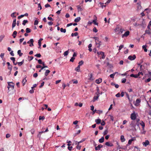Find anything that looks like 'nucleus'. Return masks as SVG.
I'll return each instance as SVG.
<instances>
[{"mask_svg":"<svg viewBox=\"0 0 151 151\" xmlns=\"http://www.w3.org/2000/svg\"><path fill=\"white\" fill-rule=\"evenodd\" d=\"M77 8L78 9V12H81H81L83 10V6L82 5L79 6L78 5L77 6Z\"/></svg>","mask_w":151,"mask_h":151,"instance_id":"20e7f679","label":"nucleus"},{"mask_svg":"<svg viewBox=\"0 0 151 151\" xmlns=\"http://www.w3.org/2000/svg\"><path fill=\"white\" fill-rule=\"evenodd\" d=\"M103 147V145H99L98 146L95 147V149L96 150H99L100 148Z\"/></svg>","mask_w":151,"mask_h":151,"instance_id":"9b49d317","label":"nucleus"},{"mask_svg":"<svg viewBox=\"0 0 151 151\" xmlns=\"http://www.w3.org/2000/svg\"><path fill=\"white\" fill-rule=\"evenodd\" d=\"M142 49L144 50L145 52H147V49L146 48L147 46L146 45H143L142 46Z\"/></svg>","mask_w":151,"mask_h":151,"instance_id":"4be33fe9","label":"nucleus"},{"mask_svg":"<svg viewBox=\"0 0 151 151\" xmlns=\"http://www.w3.org/2000/svg\"><path fill=\"white\" fill-rule=\"evenodd\" d=\"M8 86L7 88H8V90L9 91V88H11V89L12 90H13L14 88V86L15 85V84L14 83H13L12 82H8Z\"/></svg>","mask_w":151,"mask_h":151,"instance_id":"f03ea898","label":"nucleus"},{"mask_svg":"<svg viewBox=\"0 0 151 151\" xmlns=\"http://www.w3.org/2000/svg\"><path fill=\"white\" fill-rule=\"evenodd\" d=\"M117 73V72H115L112 74H111L110 75V76L111 78H113L114 77V76H115V74Z\"/></svg>","mask_w":151,"mask_h":151,"instance_id":"c9c22d12","label":"nucleus"},{"mask_svg":"<svg viewBox=\"0 0 151 151\" xmlns=\"http://www.w3.org/2000/svg\"><path fill=\"white\" fill-rule=\"evenodd\" d=\"M129 34V31H126L124 34L122 35V37H127Z\"/></svg>","mask_w":151,"mask_h":151,"instance_id":"6e6552de","label":"nucleus"},{"mask_svg":"<svg viewBox=\"0 0 151 151\" xmlns=\"http://www.w3.org/2000/svg\"><path fill=\"white\" fill-rule=\"evenodd\" d=\"M80 66L79 65H78V66L76 68V71L77 72H80L81 70L80 69Z\"/></svg>","mask_w":151,"mask_h":151,"instance_id":"2f4dec72","label":"nucleus"},{"mask_svg":"<svg viewBox=\"0 0 151 151\" xmlns=\"http://www.w3.org/2000/svg\"><path fill=\"white\" fill-rule=\"evenodd\" d=\"M124 47V45H121L119 47V50H120L121 49Z\"/></svg>","mask_w":151,"mask_h":151,"instance_id":"bf43d9fd","label":"nucleus"},{"mask_svg":"<svg viewBox=\"0 0 151 151\" xmlns=\"http://www.w3.org/2000/svg\"><path fill=\"white\" fill-rule=\"evenodd\" d=\"M104 137H101V139H99V142L100 143H102L104 142Z\"/></svg>","mask_w":151,"mask_h":151,"instance_id":"6ab92c4d","label":"nucleus"},{"mask_svg":"<svg viewBox=\"0 0 151 151\" xmlns=\"http://www.w3.org/2000/svg\"><path fill=\"white\" fill-rule=\"evenodd\" d=\"M134 122L132 121V122L130 124V126L132 127V130L133 131L136 130V129L135 128L136 125L133 124Z\"/></svg>","mask_w":151,"mask_h":151,"instance_id":"423d86ee","label":"nucleus"},{"mask_svg":"<svg viewBox=\"0 0 151 151\" xmlns=\"http://www.w3.org/2000/svg\"><path fill=\"white\" fill-rule=\"evenodd\" d=\"M101 55L102 56L101 58L102 59H104L105 58V56L104 55V52H103L102 53H101Z\"/></svg>","mask_w":151,"mask_h":151,"instance_id":"6e6d98bb","label":"nucleus"},{"mask_svg":"<svg viewBox=\"0 0 151 151\" xmlns=\"http://www.w3.org/2000/svg\"><path fill=\"white\" fill-rule=\"evenodd\" d=\"M30 44L29 45V46L30 47H32L34 45L33 44V43L34 42V41L33 40V39H30Z\"/></svg>","mask_w":151,"mask_h":151,"instance_id":"a211bd4d","label":"nucleus"},{"mask_svg":"<svg viewBox=\"0 0 151 151\" xmlns=\"http://www.w3.org/2000/svg\"><path fill=\"white\" fill-rule=\"evenodd\" d=\"M76 56V52H74L73 55V57L70 59V61L73 62L75 59V56Z\"/></svg>","mask_w":151,"mask_h":151,"instance_id":"4468645a","label":"nucleus"},{"mask_svg":"<svg viewBox=\"0 0 151 151\" xmlns=\"http://www.w3.org/2000/svg\"><path fill=\"white\" fill-rule=\"evenodd\" d=\"M136 58V56L135 55H134L132 56L130 55L128 57V59L131 60H134Z\"/></svg>","mask_w":151,"mask_h":151,"instance_id":"0eeeda50","label":"nucleus"},{"mask_svg":"<svg viewBox=\"0 0 151 151\" xmlns=\"http://www.w3.org/2000/svg\"><path fill=\"white\" fill-rule=\"evenodd\" d=\"M96 19H94L93 21V23L95 24L98 25V23L96 22Z\"/></svg>","mask_w":151,"mask_h":151,"instance_id":"a18cd8bd","label":"nucleus"},{"mask_svg":"<svg viewBox=\"0 0 151 151\" xmlns=\"http://www.w3.org/2000/svg\"><path fill=\"white\" fill-rule=\"evenodd\" d=\"M84 141V139H82L80 141L77 142L76 141V145H79L80 143Z\"/></svg>","mask_w":151,"mask_h":151,"instance_id":"de8ad7c7","label":"nucleus"},{"mask_svg":"<svg viewBox=\"0 0 151 151\" xmlns=\"http://www.w3.org/2000/svg\"><path fill=\"white\" fill-rule=\"evenodd\" d=\"M45 119V117L44 116L42 117V116H40L39 117V119L40 120L41 119L44 120Z\"/></svg>","mask_w":151,"mask_h":151,"instance_id":"680f3d73","label":"nucleus"},{"mask_svg":"<svg viewBox=\"0 0 151 151\" xmlns=\"http://www.w3.org/2000/svg\"><path fill=\"white\" fill-rule=\"evenodd\" d=\"M101 43V42L100 41H99V42H96V46L97 47H100V46L101 45L100 44Z\"/></svg>","mask_w":151,"mask_h":151,"instance_id":"cd10ccee","label":"nucleus"},{"mask_svg":"<svg viewBox=\"0 0 151 151\" xmlns=\"http://www.w3.org/2000/svg\"><path fill=\"white\" fill-rule=\"evenodd\" d=\"M97 96H95L93 97V101L94 102L95 101L97 100L99 98V92H97L96 93Z\"/></svg>","mask_w":151,"mask_h":151,"instance_id":"39448f33","label":"nucleus"},{"mask_svg":"<svg viewBox=\"0 0 151 151\" xmlns=\"http://www.w3.org/2000/svg\"><path fill=\"white\" fill-rule=\"evenodd\" d=\"M26 33H29L31 32V30L29 28H27L26 29Z\"/></svg>","mask_w":151,"mask_h":151,"instance_id":"4c0bfd02","label":"nucleus"},{"mask_svg":"<svg viewBox=\"0 0 151 151\" xmlns=\"http://www.w3.org/2000/svg\"><path fill=\"white\" fill-rule=\"evenodd\" d=\"M12 65H10L9 66H8V69L10 70V71H12Z\"/></svg>","mask_w":151,"mask_h":151,"instance_id":"ea45409f","label":"nucleus"},{"mask_svg":"<svg viewBox=\"0 0 151 151\" xmlns=\"http://www.w3.org/2000/svg\"><path fill=\"white\" fill-rule=\"evenodd\" d=\"M10 59L13 61V64L14 65H16L17 64V63H15V59L14 57H11L10 58Z\"/></svg>","mask_w":151,"mask_h":151,"instance_id":"dca6fc26","label":"nucleus"},{"mask_svg":"<svg viewBox=\"0 0 151 151\" xmlns=\"http://www.w3.org/2000/svg\"><path fill=\"white\" fill-rule=\"evenodd\" d=\"M81 132V130L80 129L78 130L77 131H76V134H78L80 133Z\"/></svg>","mask_w":151,"mask_h":151,"instance_id":"69168bd1","label":"nucleus"},{"mask_svg":"<svg viewBox=\"0 0 151 151\" xmlns=\"http://www.w3.org/2000/svg\"><path fill=\"white\" fill-rule=\"evenodd\" d=\"M102 81V79L101 78H99L98 79H97L96 81V83L97 84H99L101 83Z\"/></svg>","mask_w":151,"mask_h":151,"instance_id":"2eb2a0df","label":"nucleus"},{"mask_svg":"<svg viewBox=\"0 0 151 151\" xmlns=\"http://www.w3.org/2000/svg\"><path fill=\"white\" fill-rule=\"evenodd\" d=\"M149 144V142L148 140H146L144 142H143L142 144L145 147L147 146Z\"/></svg>","mask_w":151,"mask_h":151,"instance_id":"1a4fd4ad","label":"nucleus"},{"mask_svg":"<svg viewBox=\"0 0 151 151\" xmlns=\"http://www.w3.org/2000/svg\"><path fill=\"white\" fill-rule=\"evenodd\" d=\"M60 30L61 32H63L64 33H65L66 32V29H63L62 28H60Z\"/></svg>","mask_w":151,"mask_h":151,"instance_id":"72a5a7b5","label":"nucleus"},{"mask_svg":"<svg viewBox=\"0 0 151 151\" xmlns=\"http://www.w3.org/2000/svg\"><path fill=\"white\" fill-rule=\"evenodd\" d=\"M68 52H69L68 50L65 51L64 52V56H66L67 55H68Z\"/></svg>","mask_w":151,"mask_h":151,"instance_id":"79ce46f5","label":"nucleus"},{"mask_svg":"<svg viewBox=\"0 0 151 151\" xmlns=\"http://www.w3.org/2000/svg\"><path fill=\"white\" fill-rule=\"evenodd\" d=\"M145 33L148 34H150L151 33V31L149 29L145 31Z\"/></svg>","mask_w":151,"mask_h":151,"instance_id":"e433bc0d","label":"nucleus"},{"mask_svg":"<svg viewBox=\"0 0 151 151\" xmlns=\"http://www.w3.org/2000/svg\"><path fill=\"white\" fill-rule=\"evenodd\" d=\"M124 31V29L117 26L115 29V31L117 34H122Z\"/></svg>","mask_w":151,"mask_h":151,"instance_id":"f257e3e1","label":"nucleus"},{"mask_svg":"<svg viewBox=\"0 0 151 151\" xmlns=\"http://www.w3.org/2000/svg\"><path fill=\"white\" fill-rule=\"evenodd\" d=\"M16 14V12H14L12 13L11 14V16L12 17V18H13L14 17H16V16L14 15V14Z\"/></svg>","mask_w":151,"mask_h":151,"instance_id":"f704fd0d","label":"nucleus"},{"mask_svg":"<svg viewBox=\"0 0 151 151\" xmlns=\"http://www.w3.org/2000/svg\"><path fill=\"white\" fill-rule=\"evenodd\" d=\"M38 23V21L37 20H35V21L34 24L35 25H37Z\"/></svg>","mask_w":151,"mask_h":151,"instance_id":"338daca9","label":"nucleus"},{"mask_svg":"<svg viewBox=\"0 0 151 151\" xmlns=\"http://www.w3.org/2000/svg\"><path fill=\"white\" fill-rule=\"evenodd\" d=\"M130 76L131 77H133L135 78H137L138 77L137 74L134 75L133 74H131L130 75Z\"/></svg>","mask_w":151,"mask_h":151,"instance_id":"c85d7f7f","label":"nucleus"},{"mask_svg":"<svg viewBox=\"0 0 151 151\" xmlns=\"http://www.w3.org/2000/svg\"><path fill=\"white\" fill-rule=\"evenodd\" d=\"M84 141V139H82L80 141L77 142L76 141V145H79L80 143Z\"/></svg>","mask_w":151,"mask_h":151,"instance_id":"09e8293b","label":"nucleus"},{"mask_svg":"<svg viewBox=\"0 0 151 151\" xmlns=\"http://www.w3.org/2000/svg\"><path fill=\"white\" fill-rule=\"evenodd\" d=\"M4 53H1L0 54V56L1 58L3 59V58L4 56Z\"/></svg>","mask_w":151,"mask_h":151,"instance_id":"052dcab7","label":"nucleus"},{"mask_svg":"<svg viewBox=\"0 0 151 151\" xmlns=\"http://www.w3.org/2000/svg\"><path fill=\"white\" fill-rule=\"evenodd\" d=\"M50 71L49 70H46L45 72V76H47L49 74V73H50Z\"/></svg>","mask_w":151,"mask_h":151,"instance_id":"aec40b11","label":"nucleus"},{"mask_svg":"<svg viewBox=\"0 0 151 151\" xmlns=\"http://www.w3.org/2000/svg\"><path fill=\"white\" fill-rule=\"evenodd\" d=\"M28 21L27 20H24L23 21L22 24L24 25H25L26 23L28 22Z\"/></svg>","mask_w":151,"mask_h":151,"instance_id":"58836bf2","label":"nucleus"},{"mask_svg":"<svg viewBox=\"0 0 151 151\" xmlns=\"http://www.w3.org/2000/svg\"><path fill=\"white\" fill-rule=\"evenodd\" d=\"M30 132L32 134H33L35 133V131L34 129H32L31 130Z\"/></svg>","mask_w":151,"mask_h":151,"instance_id":"4d7b16f0","label":"nucleus"},{"mask_svg":"<svg viewBox=\"0 0 151 151\" xmlns=\"http://www.w3.org/2000/svg\"><path fill=\"white\" fill-rule=\"evenodd\" d=\"M120 139L122 142H124L125 141V139L123 135H121V136Z\"/></svg>","mask_w":151,"mask_h":151,"instance_id":"f3484780","label":"nucleus"},{"mask_svg":"<svg viewBox=\"0 0 151 151\" xmlns=\"http://www.w3.org/2000/svg\"><path fill=\"white\" fill-rule=\"evenodd\" d=\"M37 76L38 74L37 73H35L33 75V76L34 78H36L37 77Z\"/></svg>","mask_w":151,"mask_h":151,"instance_id":"774afa93","label":"nucleus"},{"mask_svg":"<svg viewBox=\"0 0 151 151\" xmlns=\"http://www.w3.org/2000/svg\"><path fill=\"white\" fill-rule=\"evenodd\" d=\"M92 46V45L91 44H90L88 46V47L89 48L88 50L90 52H91L92 50V49L91 48V47Z\"/></svg>","mask_w":151,"mask_h":151,"instance_id":"a878e982","label":"nucleus"},{"mask_svg":"<svg viewBox=\"0 0 151 151\" xmlns=\"http://www.w3.org/2000/svg\"><path fill=\"white\" fill-rule=\"evenodd\" d=\"M24 60H23L22 61L19 62H17V64H18V65L19 66H21L24 63Z\"/></svg>","mask_w":151,"mask_h":151,"instance_id":"b1692460","label":"nucleus"},{"mask_svg":"<svg viewBox=\"0 0 151 151\" xmlns=\"http://www.w3.org/2000/svg\"><path fill=\"white\" fill-rule=\"evenodd\" d=\"M140 124L142 126V128L144 129L145 126L144 123L142 121H141L140 123Z\"/></svg>","mask_w":151,"mask_h":151,"instance_id":"393cba45","label":"nucleus"},{"mask_svg":"<svg viewBox=\"0 0 151 151\" xmlns=\"http://www.w3.org/2000/svg\"><path fill=\"white\" fill-rule=\"evenodd\" d=\"M135 140V137H132L129 140L128 142V144L129 145L131 144L132 142Z\"/></svg>","mask_w":151,"mask_h":151,"instance_id":"f8f14e48","label":"nucleus"},{"mask_svg":"<svg viewBox=\"0 0 151 151\" xmlns=\"http://www.w3.org/2000/svg\"><path fill=\"white\" fill-rule=\"evenodd\" d=\"M142 8V7L140 5V2H138L137 4V10L139 11Z\"/></svg>","mask_w":151,"mask_h":151,"instance_id":"ddd939ff","label":"nucleus"},{"mask_svg":"<svg viewBox=\"0 0 151 151\" xmlns=\"http://www.w3.org/2000/svg\"><path fill=\"white\" fill-rule=\"evenodd\" d=\"M35 57H38V58H40L41 56V55H40V54L39 53V54H37L35 55Z\"/></svg>","mask_w":151,"mask_h":151,"instance_id":"13d9d810","label":"nucleus"},{"mask_svg":"<svg viewBox=\"0 0 151 151\" xmlns=\"http://www.w3.org/2000/svg\"><path fill=\"white\" fill-rule=\"evenodd\" d=\"M38 63L40 64H42L43 62H42V61L41 60L39 59L38 60Z\"/></svg>","mask_w":151,"mask_h":151,"instance_id":"e2e57ef3","label":"nucleus"},{"mask_svg":"<svg viewBox=\"0 0 151 151\" xmlns=\"http://www.w3.org/2000/svg\"><path fill=\"white\" fill-rule=\"evenodd\" d=\"M17 53L18 55H19V56H22L23 55V53L21 52L20 50H19L18 51Z\"/></svg>","mask_w":151,"mask_h":151,"instance_id":"7c9ffc66","label":"nucleus"},{"mask_svg":"<svg viewBox=\"0 0 151 151\" xmlns=\"http://www.w3.org/2000/svg\"><path fill=\"white\" fill-rule=\"evenodd\" d=\"M126 81V79L125 78H123L122 80V83H125Z\"/></svg>","mask_w":151,"mask_h":151,"instance_id":"5fc2aeb1","label":"nucleus"},{"mask_svg":"<svg viewBox=\"0 0 151 151\" xmlns=\"http://www.w3.org/2000/svg\"><path fill=\"white\" fill-rule=\"evenodd\" d=\"M141 101V100L140 99H137L136 100V102L134 105L136 106H138L139 105V103H140Z\"/></svg>","mask_w":151,"mask_h":151,"instance_id":"9d476101","label":"nucleus"},{"mask_svg":"<svg viewBox=\"0 0 151 151\" xmlns=\"http://www.w3.org/2000/svg\"><path fill=\"white\" fill-rule=\"evenodd\" d=\"M77 145L76 147V148L79 150H80L81 149V145Z\"/></svg>","mask_w":151,"mask_h":151,"instance_id":"8fccbe9b","label":"nucleus"},{"mask_svg":"<svg viewBox=\"0 0 151 151\" xmlns=\"http://www.w3.org/2000/svg\"><path fill=\"white\" fill-rule=\"evenodd\" d=\"M96 112L99 114H101L102 113V111L101 110H97L96 111Z\"/></svg>","mask_w":151,"mask_h":151,"instance_id":"864d4df0","label":"nucleus"},{"mask_svg":"<svg viewBox=\"0 0 151 151\" xmlns=\"http://www.w3.org/2000/svg\"><path fill=\"white\" fill-rule=\"evenodd\" d=\"M105 145L106 146L111 147L113 146V145L112 144L110 143L109 142H106L105 143Z\"/></svg>","mask_w":151,"mask_h":151,"instance_id":"412c9836","label":"nucleus"},{"mask_svg":"<svg viewBox=\"0 0 151 151\" xmlns=\"http://www.w3.org/2000/svg\"><path fill=\"white\" fill-rule=\"evenodd\" d=\"M137 117L136 114L135 113V112H134L131 115V119L133 120H135Z\"/></svg>","mask_w":151,"mask_h":151,"instance_id":"7ed1b4c3","label":"nucleus"},{"mask_svg":"<svg viewBox=\"0 0 151 151\" xmlns=\"http://www.w3.org/2000/svg\"><path fill=\"white\" fill-rule=\"evenodd\" d=\"M17 33V32L16 31H14V32L12 35L13 36V37L14 38H15L16 37Z\"/></svg>","mask_w":151,"mask_h":151,"instance_id":"bb28decb","label":"nucleus"},{"mask_svg":"<svg viewBox=\"0 0 151 151\" xmlns=\"http://www.w3.org/2000/svg\"><path fill=\"white\" fill-rule=\"evenodd\" d=\"M95 121L97 124H99L101 122V120L99 119H96Z\"/></svg>","mask_w":151,"mask_h":151,"instance_id":"5701e85b","label":"nucleus"},{"mask_svg":"<svg viewBox=\"0 0 151 151\" xmlns=\"http://www.w3.org/2000/svg\"><path fill=\"white\" fill-rule=\"evenodd\" d=\"M16 23L15 22H12V28L13 29L16 26Z\"/></svg>","mask_w":151,"mask_h":151,"instance_id":"c03bdc74","label":"nucleus"},{"mask_svg":"<svg viewBox=\"0 0 151 151\" xmlns=\"http://www.w3.org/2000/svg\"><path fill=\"white\" fill-rule=\"evenodd\" d=\"M81 17H77L76 18V22H78L81 20Z\"/></svg>","mask_w":151,"mask_h":151,"instance_id":"603ef678","label":"nucleus"},{"mask_svg":"<svg viewBox=\"0 0 151 151\" xmlns=\"http://www.w3.org/2000/svg\"><path fill=\"white\" fill-rule=\"evenodd\" d=\"M78 106L80 107H81L82 106V103H79V104H78V103H76V106Z\"/></svg>","mask_w":151,"mask_h":151,"instance_id":"49530a36","label":"nucleus"},{"mask_svg":"<svg viewBox=\"0 0 151 151\" xmlns=\"http://www.w3.org/2000/svg\"><path fill=\"white\" fill-rule=\"evenodd\" d=\"M83 63V60H81L78 63V65L81 66Z\"/></svg>","mask_w":151,"mask_h":151,"instance_id":"a19ab883","label":"nucleus"},{"mask_svg":"<svg viewBox=\"0 0 151 151\" xmlns=\"http://www.w3.org/2000/svg\"><path fill=\"white\" fill-rule=\"evenodd\" d=\"M99 4H100L102 8H103L104 7H105L106 6L104 4V3L101 2H100Z\"/></svg>","mask_w":151,"mask_h":151,"instance_id":"37998d69","label":"nucleus"},{"mask_svg":"<svg viewBox=\"0 0 151 151\" xmlns=\"http://www.w3.org/2000/svg\"><path fill=\"white\" fill-rule=\"evenodd\" d=\"M72 25H73L74 26L76 25V22L73 24L72 23H70L68 24L67 25V27H68L70 26H71Z\"/></svg>","mask_w":151,"mask_h":151,"instance_id":"473e14b6","label":"nucleus"},{"mask_svg":"<svg viewBox=\"0 0 151 151\" xmlns=\"http://www.w3.org/2000/svg\"><path fill=\"white\" fill-rule=\"evenodd\" d=\"M93 38L95 40L96 42H99V39L98 37H94Z\"/></svg>","mask_w":151,"mask_h":151,"instance_id":"c756f323","label":"nucleus"},{"mask_svg":"<svg viewBox=\"0 0 151 151\" xmlns=\"http://www.w3.org/2000/svg\"><path fill=\"white\" fill-rule=\"evenodd\" d=\"M4 37V35H3L0 36V42L1 41Z\"/></svg>","mask_w":151,"mask_h":151,"instance_id":"3c124183","label":"nucleus"},{"mask_svg":"<svg viewBox=\"0 0 151 151\" xmlns=\"http://www.w3.org/2000/svg\"><path fill=\"white\" fill-rule=\"evenodd\" d=\"M93 31L94 32L96 33L98 32V30L95 27H94L93 28Z\"/></svg>","mask_w":151,"mask_h":151,"instance_id":"0e129e2a","label":"nucleus"}]
</instances>
